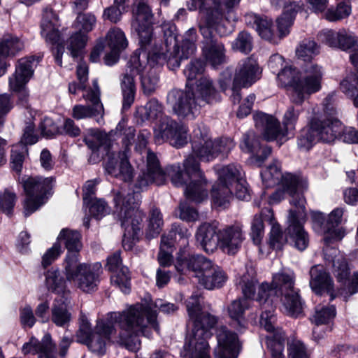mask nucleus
I'll list each match as a JSON object with an SVG mask.
<instances>
[{
  "label": "nucleus",
  "instance_id": "1",
  "mask_svg": "<svg viewBox=\"0 0 358 358\" xmlns=\"http://www.w3.org/2000/svg\"><path fill=\"white\" fill-rule=\"evenodd\" d=\"M145 151L146 169L137 177L134 185L136 193L146 189L152 183L163 185L167 174L175 186L185 187V194L188 199L200 203L208 197L206 179L200 169L198 160L193 155L184 161L183 172L178 164L167 166L164 172L157 155L150 150Z\"/></svg>",
  "mask_w": 358,
  "mask_h": 358
},
{
  "label": "nucleus",
  "instance_id": "2",
  "mask_svg": "<svg viewBox=\"0 0 358 358\" xmlns=\"http://www.w3.org/2000/svg\"><path fill=\"white\" fill-rule=\"evenodd\" d=\"M157 309L171 314L176 311L178 307L173 303L157 299L154 303L131 306L123 313H111L110 317L117 320L120 329L117 342L130 351H137L141 347V335L149 338L150 328L159 332Z\"/></svg>",
  "mask_w": 358,
  "mask_h": 358
},
{
  "label": "nucleus",
  "instance_id": "3",
  "mask_svg": "<svg viewBox=\"0 0 358 358\" xmlns=\"http://www.w3.org/2000/svg\"><path fill=\"white\" fill-rule=\"evenodd\" d=\"M284 58L276 53L272 55L268 66L273 73H277V79L281 87L287 89L292 103L301 106L310 94L321 89L322 72L317 64H307L304 73L292 66H283Z\"/></svg>",
  "mask_w": 358,
  "mask_h": 358
},
{
  "label": "nucleus",
  "instance_id": "4",
  "mask_svg": "<svg viewBox=\"0 0 358 358\" xmlns=\"http://www.w3.org/2000/svg\"><path fill=\"white\" fill-rule=\"evenodd\" d=\"M202 297L200 294H193L186 302L189 320L193 322L192 335L184 345L182 356L185 358H210L208 339L211 330L217 322V318L202 311Z\"/></svg>",
  "mask_w": 358,
  "mask_h": 358
},
{
  "label": "nucleus",
  "instance_id": "5",
  "mask_svg": "<svg viewBox=\"0 0 358 358\" xmlns=\"http://www.w3.org/2000/svg\"><path fill=\"white\" fill-rule=\"evenodd\" d=\"M220 99L213 81L209 78L203 77L196 82L195 92L179 89L170 90L166 96V104L179 118L194 119L201 106L217 103Z\"/></svg>",
  "mask_w": 358,
  "mask_h": 358
},
{
  "label": "nucleus",
  "instance_id": "6",
  "mask_svg": "<svg viewBox=\"0 0 358 358\" xmlns=\"http://www.w3.org/2000/svg\"><path fill=\"white\" fill-rule=\"evenodd\" d=\"M332 96H328L324 101V114L314 115L308 125L301 131L297 145L303 150H310L319 141L330 143L334 141L341 133V122L334 115L336 110L330 104Z\"/></svg>",
  "mask_w": 358,
  "mask_h": 358
},
{
  "label": "nucleus",
  "instance_id": "7",
  "mask_svg": "<svg viewBox=\"0 0 358 358\" xmlns=\"http://www.w3.org/2000/svg\"><path fill=\"white\" fill-rule=\"evenodd\" d=\"M114 213L124 229L122 245L131 250L138 240L143 213L139 210V195L136 193L117 192L113 198Z\"/></svg>",
  "mask_w": 358,
  "mask_h": 358
},
{
  "label": "nucleus",
  "instance_id": "8",
  "mask_svg": "<svg viewBox=\"0 0 358 358\" xmlns=\"http://www.w3.org/2000/svg\"><path fill=\"white\" fill-rule=\"evenodd\" d=\"M199 30L204 40L202 55L207 64L216 69L227 62L224 45L213 36V30L220 35L227 34L222 24V16L218 10L213 13L209 9L203 12V17L199 24Z\"/></svg>",
  "mask_w": 358,
  "mask_h": 358
},
{
  "label": "nucleus",
  "instance_id": "9",
  "mask_svg": "<svg viewBox=\"0 0 358 358\" xmlns=\"http://www.w3.org/2000/svg\"><path fill=\"white\" fill-rule=\"evenodd\" d=\"M300 206H293L289 210L288 226L285 230L286 235L278 224H273L270 232V245L275 250H281L283 245L289 240L291 243L299 250H304L308 245L309 238L307 232L304 230L302 222L306 217V208L304 207V215L299 216Z\"/></svg>",
  "mask_w": 358,
  "mask_h": 358
},
{
  "label": "nucleus",
  "instance_id": "10",
  "mask_svg": "<svg viewBox=\"0 0 358 358\" xmlns=\"http://www.w3.org/2000/svg\"><path fill=\"white\" fill-rule=\"evenodd\" d=\"M110 312L108 314L106 320H98L94 329H91L87 320H83L80 328L76 332V341L78 343L85 344L94 353L103 355L106 352V345L110 340V336L115 331L114 323L119 322L115 318L110 317ZM117 313H123L117 312Z\"/></svg>",
  "mask_w": 358,
  "mask_h": 358
},
{
  "label": "nucleus",
  "instance_id": "11",
  "mask_svg": "<svg viewBox=\"0 0 358 358\" xmlns=\"http://www.w3.org/2000/svg\"><path fill=\"white\" fill-rule=\"evenodd\" d=\"M64 268L66 280L73 282L77 288L87 293L96 289L101 268L99 263H80L78 255L73 254L66 257Z\"/></svg>",
  "mask_w": 358,
  "mask_h": 358
},
{
  "label": "nucleus",
  "instance_id": "12",
  "mask_svg": "<svg viewBox=\"0 0 358 358\" xmlns=\"http://www.w3.org/2000/svg\"><path fill=\"white\" fill-rule=\"evenodd\" d=\"M263 180H271L270 185H274L281 182L282 186L292 197L290 203L292 206H300L299 216L304 215L305 198L302 192L307 189V182L299 177L291 173L282 175L280 171V165L278 160H275L266 170L262 173Z\"/></svg>",
  "mask_w": 358,
  "mask_h": 358
},
{
  "label": "nucleus",
  "instance_id": "13",
  "mask_svg": "<svg viewBox=\"0 0 358 358\" xmlns=\"http://www.w3.org/2000/svg\"><path fill=\"white\" fill-rule=\"evenodd\" d=\"M294 282V273L290 270H282L273 275L272 286L275 289V294L280 296L284 312L289 316L297 317L301 314L303 307Z\"/></svg>",
  "mask_w": 358,
  "mask_h": 358
},
{
  "label": "nucleus",
  "instance_id": "14",
  "mask_svg": "<svg viewBox=\"0 0 358 358\" xmlns=\"http://www.w3.org/2000/svg\"><path fill=\"white\" fill-rule=\"evenodd\" d=\"M234 146V142L229 138L222 137L213 141L204 128L202 130L198 127L194 130L192 152L201 161L209 162L220 155L224 157Z\"/></svg>",
  "mask_w": 358,
  "mask_h": 358
},
{
  "label": "nucleus",
  "instance_id": "15",
  "mask_svg": "<svg viewBox=\"0 0 358 358\" xmlns=\"http://www.w3.org/2000/svg\"><path fill=\"white\" fill-rule=\"evenodd\" d=\"M55 179L52 177L24 176L19 179L27 196L24 202V213L26 217L43 205L51 194Z\"/></svg>",
  "mask_w": 358,
  "mask_h": 358
},
{
  "label": "nucleus",
  "instance_id": "16",
  "mask_svg": "<svg viewBox=\"0 0 358 358\" xmlns=\"http://www.w3.org/2000/svg\"><path fill=\"white\" fill-rule=\"evenodd\" d=\"M38 62V57L35 56L20 59L15 66V73L8 79L10 90L17 93L18 103L23 107H28L29 94L26 84L31 78Z\"/></svg>",
  "mask_w": 358,
  "mask_h": 358
},
{
  "label": "nucleus",
  "instance_id": "17",
  "mask_svg": "<svg viewBox=\"0 0 358 358\" xmlns=\"http://www.w3.org/2000/svg\"><path fill=\"white\" fill-rule=\"evenodd\" d=\"M89 105H76L72 109V116L76 120L97 117L99 124L103 122L104 109L100 100V90L96 80L92 82V87L87 89L83 94Z\"/></svg>",
  "mask_w": 358,
  "mask_h": 358
},
{
  "label": "nucleus",
  "instance_id": "18",
  "mask_svg": "<svg viewBox=\"0 0 358 358\" xmlns=\"http://www.w3.org/2000/svg\"><path fill=\"white\" fill-rule=\"evenodd\" d=\"M190 233L188 230L182 227L178 224H173L171 229L166 234L162 236L160 249L158 254V261L161 266H169L172 261V251L174 247V243L177 241L178 236L179 241H182V245L188 244V237Z\"/></svg>",
  "mask_w": 358,
  "mask_h": 358
},
{
  "label": "nucleus",
  "instance_id": "19",
  "mask_svg": "<svg viewBox=\"0 0 358 358\" xmlns=\"http://www.w3.org/2000/svg\"><path fill=\"white\" fill-rule=\"evenodd\" d=\"M127 148L118 152L108 151L105 162V170L113 177L124 182H129L134 175V170L129 163Z\"/></svg>",
  "mask_w": 358,
  "mask_h": 358
},
{
  "label": "nucleus",
  "instance_id": "20",
  "mask_svg": "<svg viewBox=\"0 0 358 358\" xmlns=\"http://www.w3.org/2000/svg\"><path fill=\"white\" fill-rule=\"evenodd\" d=\"M217 349L215 355L219 358H237L241 349L238 336L226 326H220L216 331Z\"/></svg>",
  "mask_w": 358,
  "mask_h": 358
},
{
  "label": "nucleus",
  "instance_id": "21",
  "mask_svg": "<svg viewBox=\"0 0 358 358\" xmlns=\"http://www.w3.org/2000/svg\"><path fill=\"white\" fill-rule=\"evenodd\" d=\"M137 1L138 3L134 14L131 27L140 36L141 43L146 44L151 37V24L153 15L150 7L148 5L149 0Z\"/></svg>",
  "mask_w": 358,
  "mask_h": 358
},
{
  "label": "nucleus",
  "instance_id": "22",
  "mask_svg": "<svg viewBox=\"0 0 358 358\" xmlns=\"http://www.w3.org/2000/svg\"><path fill=\"white\" fill-rule=\"evenodd\" d=\"M255 127L262 132V136L267 141L282 140L287 131L285 127L273 115L258 112L254 114Z\"/></svg>",
  "mask_w": 358,
  "mask_h": 358
},
{
  "label": "nucleus",
  "instance_id": "23",
  "mask_svg": "<svg viewBox=\"0 0 358 358\" xmlns=\"http://www.w3.org/2000/svg\"><path fill=\"white\" fill-rule=\"evenodd\" d=\"M220 249L222 252L234 255L236 254L245 239L243 225L235 223L220 229Z\"/></svg>",
  "mask_w": 358,
  "mask_h": 358
},
{
  "label": "nucleus",
  "instance_id": "24",
  "mask_svg": "<svg viewBox=\"0 0 358 358\" xmlns=\"http://www.w3.org/2000/svg\"><path fill=\"white\" fill-rule=\"evenodd\" d=\"M262 71L257 60L252 57H247L241 60L235 71L233 83L235 87L247 88L253 85L260 78Z\"/></svg>",
  "mask_w": 358,
  "mask_h": 358
},
{
  "label": "nucleus",
  "instance_id": "25",
  "mask_svg": "<svg viewBox=\"0 0 358 358\" xmlns=\"http://www.w3.org/2000/svg\"><path fill=\"white\" fill-rule=\"evenodd\" d=\"M106 268L113 273L110 278L112 285L119 287L123 293H129L130 276L128 268L122 266L120 251L115 252L108 257Z\"/></svg>",
  "mask_w": 358,
  "mask_h": 358
},
{
  "label": "nucleus",
  "instance_id": "26",
  "mask_svg": "<svg viewBox=\"0 0 358 358\" xmlns=\"http://www.w3.org/2000/svg\"><path fill=\"white\" fill-rule=\"evenodd\" d=\"M250 306L246 299L238 298L232 300L227 306L226 311L230 319L229 325L239 333L243 332L248 327L245 313Z\"/></svg>",
  "mask_w": 358,
  "mask_h": 358
},
{
  "label": "nucleus",
  "instance_id": "27",
  "mask_svg": "<svg viewBox=\"0 0 358 358\" xmlns=\"http://www.w3.org/2000/svg\"><path fill=\"white\" fill-rule=\"evenodd\" d=\"M138 38L141 48L136 50L131 56L127 63L126 70L129 71V73L141 75L146 69L148 64H150V66L155 65L154 59L151 58L152 57V49L147 51V47L150 45L152 41V30L151 29V37L148 43L142 44L139 35Z\"/></svg>",
  "mask_w": 358,
  "mask_h": 358
},
{
  "label": "nucleus",
  "instance_id": "28",
  "mask_svg": "<svg viewBox=\"0 0 358 358\" xmlns=\"http://www.w3.org/2000/svg\"><path fill=\"white\" fill-rule=\"evenodd\" d=\"M197 241L206 253H213L220 248V229L214 224L203 223L196 234Z\"/></svg>",
  "mask_w": 358,
  "mask_h": 358
},
{
  "label": "nucleus",
  "instance_id": "29",
  "mask_svg": "<svg viewBox=\"0 0 358 358\" xmlns=\"http://www.w3.org/2000/svg\"><path fill=\"white\" fill-rule=\"evenodd\" d=\"M55 345L52 343L49 334H45L41 341L31 337L29 342L25 343L22 348L24 355H38V358H55L54 351Z\"/></svg>",
  "mask_w": 358,
  "mask_h": 358
},
{
  "label": "nucleus",
  "instance_id": "30",
  "mask_svg": "<svg viewBox=\"0 0 358 358\" xmlns=\"http://www.w3.org/2000/svg\"><path fill=\"white\" fill-rule=\"evenodd\" d=\"M245 22L248 26L255 28L262 38L273 43H278L273 29V22L266 16L248 13L245 16Z\"/></svg>",
  "mask_w": 358,
  "mask_h": 358
},
{
  "label": "nucleus",
  "instance_id": "31",
  "mask_svg": "<svg viewBox=\"0 0 358 358\" xmlns=\"http://www.w3.org/2000/svg\"><path fill=\"white\" fill-rule=\"evenodd\" d=\"M59 18L57 15L51 8H46L43 13L41 23V34L45 40L52 44L59 41Z\"/></svg>",
  "mask_w": 358,
  "mask_h": 358
},
{
  "label": "nucleus",
  "instance_id": "32",
  "mask_svg": "<svg viewBox=\"0 0 358 358\" xmlns=\"http://www.w3.org/2000/svg\"><path fill=\"white\" fill-rule=\"evenodd\" d=\"M324 258L326 261L332 262V272L338 282H345L348 280L350 268L348 262L342 256H337V250L330 248L328 245L324 248Z\"/></svg>",
  "mask_w": 358,
  "mask_h": 358
},
{
  "label": "nucleus",
  "instance_id": "33",
  "mask_svg": "<svg viewBox=\"0 0 358 358\" xmlns=\"http://www.w3.org/2000/svg\"><path fill=\"white\" fill-rule=\"evenodd\" d=\"M343 208H337L332 210L329 215L327 220V226L324 227V231L328 234L323 238L327 245H329L334 241H341L344 237V230L342 229H336L343 221Z\"/></svg>",
  "mask_w": 358,
  "mask_h": 358
},
{
  "label": "nucleus",
  "instance_id": "34",
  "mask_svg": "<svg viewBox=\"0 0 358 358\" xmlns=\"http://www.w3.org/2000/svg\"><path fill=\"white\" fill-rule=\"evenodd\" d=\"M155 64L162 65L166 63L169 68L175 70L180 65V60L184 58L179 51V47L168 48L166 51L163 46H158L155 44L152 48V57Z\"/></svg>",
  "mask_w": 358,
  "mask_h": 358
},
{
  "label": "nucleus",
  "instance_id": "35",
  "mask_svg": "<svg viewBox=\"0 0 358 358\" xmlns=\"http://www.w3.org/2000/svg\"><path fill=\"white\" fill-rule=\"evenodd\" d=\"M310 286L317 294L323 291L328 292L333 289V281L322 265H315L310 270Z\"/></svg>",
  "mask_w": 358,
  "mask_h": 358
},
{
  "label": "nucleus",
  "instance_id": "36",
  "mask_svg": "<svg viewBox=\"0 0 358 358\" xmlns=\"http://www.w3.org/2000/svg\"><path fill=\"white\" fill-rule=\"evenodd\" d=\"M203 259H204L203 255H187L185 250H180L176 258L175 267L178 272L182 273L192 271L195 273V277L197 278V275L201 273Z\"/></svg>",
  "mask_w": 358,
  "mask_h": 358
},
{
  "label": "nucleus",
  "instance_id": "37",
  "mask_svg": "<svg viewBox=\"0 0 358 358\" xmlns=\"http://www.w3.org/2000/svg\"><path fill=\"white\" fill-rule=\"evenodd\" d=\"M299 9L300 7L298 5L291 2L285 6L282 15L277 20L280 39L289 34V29L293 24L296 14Z\"/></svg>",
  "mask_w": 358,
  "mask_h": 358
},
{
  "label": "nucleus",
  "instance_id": "38",
  "mask_svg": "<svg viewBox=\"0 0 358 358\" xmlns=\"http://www.w3.org/2000/svg\"><path fill=\"white\" fill-rule=\"evenodd\" d=\"M137 74L129 73L127 70L121 78V89L123 95V108L124 110L130 108L134 101L136 85L134 78Z\"/></svg>",
  "mask_w": 358,
  "mask_h": 358
},
{
  "label": "nucleus",
  "instance_id": "39",
  "mask_svg": "<svg viewBox=\"0 0 358 358\" xmlns=\"http://www.w3.org/2000/svg\"><path fill=\"white\" fill-rule=\"evenodd\" d=\"M179 122L169 116H165L159 120L157 127L154 129V140L157 144L167 141L171 132L178 128Z\"/></svg>",
  "mask_w": 358,
  "mask_h": 358
},
{
  "label": "nucleus",
  "instance_id": "40",
  "mask_svg": "<svg viewBox=\"0 0 358 358\" xmlns=\"http://www.w3.org/2000/svg\"><path fill=\"white\" fill-rule=\"evenodd\" d=\"M71 318L67 305L62 298L56 299L51 309V320L57 327H65Z\"/></svg>",
  "mask_w": 358,
  "mask_h": 358
},
{
  "label": "nucleus",
  "instance_id": "41",
  "mask_svg": "<svg viewBox=\"0 0 358 358\" xmlns=\"http://www.w3.org/2000/svg\"><path fill=\"white\" fill-rule=\"evenodd\" d=\"M81 236L77 231L69 230L68 229H63L58 236V240L64 241V243L68 250L69 256L70 255L76 254L79 258L78 252L82 248L80 241Z\"/></svg>",
  "mask_w": 358,
  "mask_h": 358
},
{
  "label": "nucleus",
  "instance_id": "42",
  "mask_svg": "<svg viewBox=\"0 0 358 358\" xmlns=\"http://www.w3.org/2000/svg\"><path fill=\"white\" fill-rule=\"evenodd\" d=\"M23 48V42L15 36L6 35L0 41V55L1 58L14 57Z\"/></svg>",
  "mask_w": 358,
  "mask_h": 358
},
{
  "label": "nucleus",
  "instance_id": "43",
  "mask_svg": "<svg viewBox=\"0 0 358 358\" xmlns=\"http://www.w3.org/2000/svg\"><path fill=\"white\" fill-rule=\"evenodd\" d=\"M164 220L161 211L157 208H152L149 214L145 231L146 238L150 240L157 237L162 230Z\"/></svg>",
  "mask_w": 358,
  "mask_h": 358
},
{
  "label": "nucleus",
  "instance_id": "44",
  "mask_svg": "<svg viewBox=\"0 0 358 358\" xmlns=\"http://www.w3.org/2000/svg\"><path fill=\"white\" fill-rule=\"evenodd\" d=\"M234 194L233 186L225 182H218L213 187L212 198L218 206H225L232 199Z\"/></svg>",
  "mask_w": 358,
  "mask_h": 358
},
{
  "label": "nucleus",
  "instance_id": "45",
  "mask_svg": "<svg viewBox=\"0 0 358 358\" xmlns=\"http://www.w3.org/2000/svg\"><path fill=\"white\" fill-rule=\"evenodd\" d=\"M107 45L110 50H124L128 45L124 33L117 27L111 28L106 35Z\"/></svg>",
  "mask_w": 358,
  "mask_h": 358
},
{
  "label": "nucleus",
  "instance_id": "46",
  "mask_svg": "<svg viewBox=\"0 0 358 358\" xmlns=\"http://www.w3.org/2000/svg\"><path fill=\"white\" fill-rule=\"evenodd\" d=\"M226 280L227 275L224 272L220 267H217L214 271H211L209 276H203L200 278L199 282L207 289H213L222 287Z\"/></svg>",
  "mask_w": 358,
  "mask_h": 358
},
{
  "label": "nucleus",
  "instance_id": "47",
  "mask_svg": "<svg viewBox=\"0 0 358 358\" xmlns=\"http://www.w3.org/2000/svg\"><path fill=\"white\" fill-rule=\"evenodd\" d=\"M73 10L78 13L73 23V26L77 31L85 34L91 31L96 24L95 16L92 13H82L83 10L77 11L75 7H73Z\"/></svg>",
  "mask_w": 358,
  "mask_h": 358
},
{
  "label": "nucleus",
  "instance_id": "48",
  "mask_svg": "<svg viewBox=\"0 0 358 358\" xmlns=\"http://www.w3.org/2000/svg\"><path fill=\"white\" fill-rule=\"evenodd\" d=\"M241 167L235 164H229L217 170L218 180L234 186L241 178Z\"/></svg>",
  "mask_w": 358,
  "mask_h": 358
},
{
  "label": "nucleus",
  "instance_id": "49",
  "mask_svg": "<svg viewBox=\"0 0 358 358\" xmlns=\"http://www.w3.org/2000/svg\"><path fill=\"white\" fill-rule=\"evenodd\" d=\"M45 285L48 290L61 294L65 288V281L60 275L59 271L51 268L45 273Z\"/></svg>",
  "mask_w": 358,
  "mask_h": 358
},
{
  "label": "nucleus",
  "instance_id": "50",
  "mask_svg": "<svg viewBox=\"0 0 358 358\" xmlns=\"http://www.w3.org/2000/svg\"><path fill=\"white\" fill-rule=\"evenodd\" d=\"M262 309L263 311L261 314L260 324L265 330L270 333L268 336H273L278 332H281L283 334L285 340V336L284 332L281 329H275V316L273 314L274 308H273L271 309V307H262ZM267 337L268 336H266V339Z\"/></svg>",
  "mask_w": 358,
  "mask_h": 358
},
{
  "label": "nucleus",
  "instance_id": "51",
  "mask_svg": "<svg viewBox=\"0 0 358 358\" xmlns=\"http://www.w3.org/2000/svg\"><path fill=\"white\" fill-rule=\"evenodd\" d=\"M358 76L349 74L341 83V89L343 93L350 97H354V105L358 108Z\"/></svg>",
  "mask_w": 358,
  "mask_h": 358
},
{
  "label": "nucleus",
  "instance_id": "52",
  "mask_svg": "<svg viewBox=\"0 0 358 358\" xmlns=\"http://www.w3.org/2000/svg\"><path fill=\"white\" fill-rule=\"evenodd\" d=\"M88 40L87 35L76 31L67 41V49L70 50L71 56L75 58L79 56L80 51L86 45Z\"/></svg>",
  "mask_w": 358,
  "mask_h": 358
},
{
  "label": "nucleus",
  "instance_id": "53",
  "mask_svg": "<svg viewBox=\"0 0 358 358\" xmlns=\"http://www.w3.org/2000/svg\"><path fill=\"white\" fill-rule=\"evenodd\" d=\"M266 345L271 351V358H285L283 355L284 350V336L281 332H278L273 336H268L266 338Z\"/></svg>",
  "mask_w": 358,
  "mask_h": 358
},
{
  "label": "nucleus",
  "instance_id": "54",
  "mask_svg": "<svg viewBox=\"0 0 358 358\" xmlns=\"http://www.w3.org/2000/svg\"><path fill=\"white\" fill-rule=\"evenodd\" d=\"M257 280L254 276V273L252 271V274L248 272L242 275L238 282V286L241 289L243 294V299H252L255 295V286Z\"/></svg>",
  "mask_w": 358,
  "mask_h": 358
},
{
  "label": "nucleus",
  "instance_id": "55",
  "mask_svg": "<svg viewBox=\"0 0 358 358\" xmlns=\"http://www.w3.org/2000/svg\"><path fill=\"white\" fill-rule=\"evenodd\" d=\"M196 30L194 28H191L185 34L181 45V55L184 58L187 59L195 52L196 50Z\"/></svg>",
  "mask_w": 358,
  "mask_h": 358
},
{
  "label": "nucleus",
  "instance_id": "56",
  "mask_svg": "<svg viewBox=\"0 0 358 358\" xmlns=\"http://www.w3.org/2000/svg\"><path fill=\"white\" fill-rule=\"evenodd\" d=\"M139 113L146 120H154L163 113L162 105L156 99H150Z\"/></svg>",
  "mask_w": 358,
  "mask_h": 358
},
{
  "label": "nucleus",
  "instance_id": "57",
  "mask_svg": "<svg viewBox=\"0 0 358 358\" xmlns=\"http://www.w3.org/2000/svg\"><path fill=\"white\" fill-rule=\"evenodd\" d=\"M336 316V308L334 306L316 308L315 313L311 319L316 326L328 323Z\"/></svg>",
  "mask_w": 358,
  "mask_h": 358
},
{
  "label": "nucleus",
  "instance_id": "58",
  "mask_svg": "<svg viewBox=\"0 0 358 358\" xmlns=\"http://www.w3.org/2000/svg\"><path fill=\"white\" fill-rule=\"evenodd\" d=\"M275 294V289L271 285L267 282L262 283L258 289V294L256 298V301H258L260 306L262 307L271 308H273V301L270 299V296L272 294Z\"/></svg>",
  "mask_w": 358,
  "mask_h": 358
},
{
  "label": "nucleus",
  "instance_id": "59",
  "mask_svg": "<svg viewBox=\"0 0 358 358\" xmlns=\"http://www.w3.org/2000/svg\"><path fill=\"white\" fill-rule=\"evenodd\" d=\"M240 148L245 152L254 154L260 148L259 138L253 131H248L243 135Z\"/></svg>",
  "mask_w": 358,
  "mask_h": 358
},
{
  "label": "nucleus",
  "instance_id": "60",
  "mask_svg": "<svg viewBox=\"0 0 358 358\" xmlns=\"http://www.w3.org/2000/svg\"><path fill=\"white\" fill-rule=\"evenodd\" d=\"M232 49L243 53H249L252 48V38L246 31L240 32L232 42Z\"/></svg>",
  "mask_w": 358,
  "mask_h": 358
},
{
  "label": "nucleus",
  "instance_id": "61",
  "mask_svg": "<svg viewBox=\"0 0 358 358\" xmlns=\"http://www.w3.org/2000/svg\"><path fill=\"white\" fill-rule=\"evenodd\" d=\"M319 52V46L312 40H303L299 48L296 49V55L299 58H302L304 61L309 60L313 55Z\"/></svg>",
  "mask_w": 358,
  "mask_h": 358
},
{
  "label": "nucleus",
  "instance_id": "62",
  "mask_svg": "<svg viewBox=\"0 0 358 358\" xmlns=\"http://www.w3.org/2000/svg\"><path fill=\"white\" fill-rule=\"evenodd\" d=\"M178 128L171 132V136H169L167 141L176 148H180L187 143V128L183 124L179 123Z\"/></svg>",
  "mask_w": 358,
  "mask_h": 358
},
{
  "label": "nucleus",
  "instance_id": "63",
  "mask_svg": "<svg viewBox=\"0 0 358 358\" xmlns=\"http://www.w3.org/2000/svg\"><path fill=\"white\" fill-rule=\"evenodd\" d=\"M351 13V7L346 3L341 2L336 8H329L325 13V17L329 21H337L345 18Z\"/></svg>",
  "mask_w": 358,
  "mask_h": 358
},
{
  "label": "nucleus",
  "instance_id": "64",
  "mask_svg": "<svg viewBox=\"0 0 358 358\" xmlns=\"http://www.w3.org/2000/svg\"><path fill=\"white\" fill-rule=\"evenodd\" d=\"M289 358H309L305 345L299 340L292 339L287 343Z\"/></svg>",
  "mask_w": 358,
  "mask_h": 358
}]
</instances>
